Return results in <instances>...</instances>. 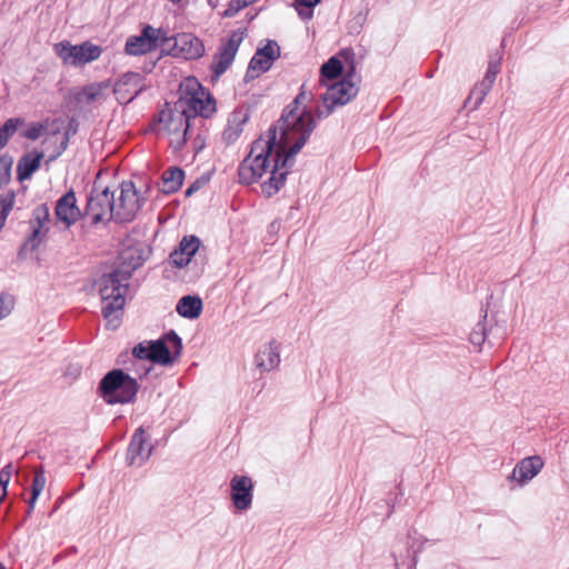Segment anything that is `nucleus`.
Here are the masks:
<instances>
[{
  "instance_id": "nucleus-23",
  "label": "nucleus",
  "mask_w": 569,
  "mask_h": 569,
  "mask_svg": "<svg viewBox=\"0 0 569 569\" xmlns=\"http://www.w3.org/2000/svg\"><path fill=\"white\" fill-rule=\"evenodd\" d=\"M43 156V152H32L20 158L17 166V178L20 182L29 179L38 170Z\"/></svg>"
},
{
  "instance_id": "nucleus-25",
  "label": "nucleus",
  "mask_w": 569,
  "mask_h": 569,
  "mask_svg": "<svg viewBox=\"0 0 569 569\" xmlns=\"http://www.w3.org/2000/svg\"><path fill=\"white\" fill-rule=\"evenodd\" d=\"M202 300L198 296H183L177 303V312L187 319H196L202 311Z\"/></svg>"
},
{
  "instance_id": "nucleus-13",
  "label": "nucleus",
  "mask_w": 569,
  "mask_h": 569,
  "mask_svg": "<svg viewBox=\"0 0 569 569\" xmlns=\"http://www.w3.org/2000/svg\"><path fill=\"white\" fill-rule=\"evenodd\" d=\"M177 104L193 118L196 116L209 118L216 111V100L203 91L181 98Z\"/></svg>"
},
{
  "instance_id": "nucleus-35",
  "label": "nucleus",
  "mask_w": 569,
  "mask_h": 569,
  "mask_svg": "<svg viewBox=\"0 0 569 569\" xmlns=\"http://www.w3.org/2000/svg\"><path fill=\"white\" fill-rule=\"evenodd\" d=\"M188 131L177 132V133H168L169 136V144L174 151H179L183 148L187 141Z\"/></svg>"
},
{
  "instance_id": "nucleus-14",
  "label": "nucleus",
  "mask_w": 569,
  "mask_h": 569,
  "mask_svg": "<svg viewBox=\"0 0 569 569\" xmlns=\"http://www.w3.org/2000/svg\"><path fill=\"white\" fill-rule=\"evenodd\" d=\"M143 89V77L138 72L122 74L113 87L116 99L121 104L131 102Z\"/></svg>"
},
{
  "instance_id": "nucleus-20",
  "label": "nucleus",
  "mask_w": 569,
  "mask_h": 569,
  "mask_svg": "<svg viewBox=\"0 0 569 569\" xmlns=\"http://www.w3.org/2000/svg\"><path fill=\"white\" fill-rule=\"evenodd\" d=\"M249 119L250 112L244 107L237 108L230 113L227 126L222 132V140L226 144H232L239 139L243 131V126Z\"/></svg>"
},
{
  "instance_id": "nucleus-27",
  "label": "nucleus",
  "mask_w": 569,
  "mask_h": 569,
  "mask_svg": "<svg viewBox=\"0 0 569 569\" xmlns=\"http://www.w3.org/2000/svg\"><path fill=\"white\" fill-rule=\"evenodd\" d=\"M46 486V475L42 467L36 468L33 471V479L31 485V496L28 501L27 515H31L34 509L36 501Z\"/></svg>"
},
{
  "instance_id": "nucleus-24",
  "label": "nucleus",
  "mask_w": 569,
  "mask_h": 569,
  "mask_svg": "<svg viewBox=\"0 0 569 569\" xmlns=\"http://www.w3.org/2000/svg\"><path fill=\"white\" fill-rule=\"evenodd\" d=\"M111 87L110 81H102L99 83H90L83 87L77 94L78 102L91 103L104 99V91Z\"/></svg>"
},
{
  "instance_id": "nucleus-33",
  "label": "nucleus",
  "mask_w": 569,
  "mask_h": 569,
  "mask_svg": "<svg viewBox=\"0 0 569 569\" xmlns=\"http://www.w3.org/2000/svg\"><path fill=\"white\" fill-rule=\"evenodd\" d=\"M489 92H490V89H485L483 84L478 83L470 91L468 99H467V103H471L473 101V104L471 108L477 109L482 103L483 99L486 98V96Z\"/></svg>"
},
{
  "instance_id": "nucleus-46",
  "label": "nucleus",
  "mask_w": 569,
  "mask_h": 569,
  "mask_svg": "<svg viewBox=\"0 0 569 569\" xmlns=\"http://www.w3.org/2000/svg\"><path fill=\"white\" fill-rule=\"evenodd\" d=\"M200 187H201V182H200L199 180L194 181L193 183H191V184L189 186V188H188V189H187V191H186V194H187V196L192 194L193 192H196L197 190H199V189H200Z\"/></svg>"
},
{
  "instance_id": "nucleus-3",
  "label": "nucleus",
  "mask_w": 569,
  "mask_h": 569,
  "mask_svg": "<svg viewBox=\"0 0 569 569\" xmlns=\"http://www.w3.org/2000/svg\"><path fill=\"white\" fill-rule=\"evenodd\" d=\"M98 391L108 405H126L136 400L139 385L122 369H112L100 380Z\"/></svg>"
},
{
  "instance_id": "nucleus-49",
  "label": "nucleus",
  "mask_w": 569,
  "mask_h": 569,
  "mask_svg": "<svg viewBox=\"0 0 569 569\" xmlns=\"http://www.w3.org/2000/svg\"><path fill=\"white\" fill-rule=\"evenodd\" d=\"M392 556H393V559H395V567H396V569H398L401 563L403 565V561L400 562V559H399V557L397 556L396 552H393Z\"/></svg>"
},
{
  "instance_id": "nucleus-22",
  "label": "nucleus",
  "mask_w": 569,
  "mask_h": 569,
  "mask_svg": "<svg viewBox=\"0 0 569 569\" xmlns=\"http://www.w3.org/2000/svg\"><path fill=\"white\" fill-rule=\"evenodd\" d=\"M280 363L278 345L270 342L264 345L256 355V365L262 371H270Z\"/></svg>"
},
{
  "instance_id": "nucleus-52",
  "label": "nucleus",
  "mask_w": 569,
  "mask_h": 569,
  "mask_svg": "<svg viewBox=\"0 0 569 569\" xmlns=\"http://www.w3.org/2000/svg\"><path fill=\"white\" fill-rule=\"evenodd\" d=\"M6 497V495H1L0 493V502L2 501V499Z\"/></svg>"
},
{
  "instance_id": "nucleus-29",
  "label": "nucleus",
  "mask_w": 569,
  "mask_h": 569,
  "mask_svg": "<svg viewBox=\"0 0 569 569\" xmlns=\"http://www.w3.org/2000/svg\"><path fill=\"white\" fill-rule=\"evenodd\" d=\"M16 202V192L9 190L0 194V231L3 229L7 218L13 209Z\"/></svg>"
},
{
  "instance_id": "nucleus-17",
  "label": "nucleus",
  "mask_w": 569,
  "mask_h": 569,
  "mask_svg": "<svg viewBox=\"0 0 569 569\" xmlns=\"http://www.w3.org/2000/svg\"><path fill=\"white\" fill-rule=\"evenodd\" d=\"M231 499L238 510H247L252 503V481L247 476H234L230 481Z\"/></svg>"
},
{
  "instance_id": "nucleus-41",
  "label": "nucleus",
  "mask_w": 569,
  "mask_h": 569,
  "mask_svg": "<svg viewBox=\"0 0 569 569\" xmlns=\"http://www.w3.org/2000/svg\"><path fill=\"white\" fill-rule=\"evenodd\" d=\"M43 130L44 128L42 124L32 126L27 130L26 137L30 140H37L41 137Z\"/></svg>"
},
{
  "instance_id": "nucleus-47",
  "label": "nucleus",
  "mask_w": 569,
  "mask_h": 569,
  "mask_svg": "<svg viewBox=\"0 0 569 569\" xmlns=\"http://www.w3.org/2000/svg\"><path fill=\"white\" fill-rule=\"evenodd\" d=\"M499 66H500L499 61H490L487 70L498 74Z\"/></svg>"
},
{
  "instance_id": "nucleus-2",
  "label": "nucleus",
  "mask_w": 569,
  "mask_h": 569,
  "mask_svg": "<svg viewBox=\"0 0 569 569\" xmlns=\"http://www.w3.org/2000/svg\"><path fill=\"white\" fill-rule=\"evenodd\" d=\"M131 278L130 270L114 269L104 273L98 280L99 293L102 300V316L108 328L117 329L126 303V293Z\"/></svg>"
},
{
  "instance_id": "nucleus-9",
  "label": "nucleus",
  "mask_w": 569,
  "mask_h": 569,
  "mask_svg": "<svg viewBox=\"0 0 569 569\" xmlns=\"http://www.w3.org/2000/svg\"><path fill=\"white\" fill-rule=\"evenodd\" d=\"M182 340L176 331L170 330L158 340L149 341L150 362L171 365L181 355Z\"/></svg>"
},
{
  "instance_id": "nucleus-19",
  "label": "nucleus",
  "mask_w": 569,
  "mask_h": 569,
  "mask_svg": "<svg viewBox=\"0 0 569 569\" xmlns=\"http://www.w3.org/2000/svg\"><path fill=\"white\" fill-rule=\"evenodd\" d=\"M57 219L66 224L67 228L71 227L81 217V211L77 206L76 193L69 190L61 198L58 199L54 208Z\"/></svg>"
},
{
  "instance_id": "nucleus-43",
  "label": "nucleus",
  "mask_w": 569,
  "mask_h": 569,
  "mask_svg": "<svg viewBox=\"0 0 569 569\" xmlns=\"http://www.w3.org/2000/svg\"><path fill=\"white\" fill-rule=\"evenodd\" d=\"M170 42L174 43V37H169L168 33L161 29V33H160V38H159V46L170 47Z\"/></svg>"
},
{
  "instance_id": "nucleus-10",
  "label": "nucleus",
  "mask_w": 569,
  "mask_h": 569,
  "mask_svg": "<svg viewBox=\"0 0 569 569\" xmlns=\"http://www.w3.org/2000/svg\"><path fill=\"white\" fill-rule=\"evenodd\" d=\"M49 220L50 211L47 203H41L33 209L32 218L30 220L32 231L22 243L19 250V256H22L28 251H34L39 248L42 239L49 231V228L47 227Z\"/></svg>"
},
{
  "instance_id": "nucleus-32",
  "label": "nucleus",
  "mask_w": 569,
  "mask_h": 569,
  "mask_svg": "<svg viewBox=\"0 0 569 569\" xmlns=\"http://www.w3.org/2000/svg\"><path fill=\"white\" fill-rule=\"evenodd\" d=\"M200 246V240L196 236L183 237L179 243V249H181L186 257L191 258L196 254Z\"/></svg>"
},
{
  "instance_id": "nucleus-31",
  "label": "nucleus",
  "mask_w": 569,
  "mask_h": 569,
  "mask_svg": "<svg viewBox=\"0 0 569 569\" xmlns=\"http://www.w3.org/2000/svg\"><path fill=\"white\" fill-rule=\"evenodd\" d=\"M13 159L4 153L0 156V189L7 186L11 180V168Z\"/></svg>"
},
{
  "instance_id": "nucleus-7",
  "label": "nucleus",
  "mask_w": 569,
  "mask_h": 569,
  "mask_svg": "<svg viewBox=\"0 0 569 569\" xmlns=\"http://www.w3.org/2000/svg\"><path fill=\"white\" fill-rule=\"evenodd\" d=\"M143 202L132 181L120 184V193L114 197V221L119 223L131 222Z\"/></svg>"
},
{
  "instance_id": "nucleus-54",
  "label": "nucleus",
  "mask_w": 569,
  "mask_h": 569,
  "mask_svg": "<svg viewBox=\"0 0 569 569\" xmlns=\"http://www.w3.org/2000/svg\"><path fill=\"white\" fill-rule=\"evenodd\" d=\"M0 569H6L2 563H0Z\"/></svg>"
},
{
  "instance_id": "nucleus-5",
  "label": "nucleus",
  "mask_w": 569,
  "mask_h": 569,
  "mask_svg": "<svg viewBox=\"0 0 569 569\" xmlns=\"http://www.w3.org/2000/svg\"><path fill=\"white\" fill-rule=\"evenodd\" d=\"M84 214L90 217L91 224H107L114 220V191L108 187L102 190L93 187L87 200Z\"/></svg>"
},
{
  "instance_id": "nucleus-42",
  "label": "nucleus",
  "mask_w": 569,
  "mask_h": 569,
  "mask_svg": "<svg viewBox=\"0 0 569 569\" xmlns=\"http://www.w3.org/2000/svg\"><path fill=\"white\" fill-rule=\"evenodd\" d=\"M496 78H497V74L495 72H491V71L487 70V72H486V74H485V77H483V79H482V81L480 83L485 86V89H490L491 90L492 84H493Z\"/></svg>"
},
{
  "instance_id": "nucleus-38",
  "label": "nucleus",
  "mask_w": 569,
  "mask_h": 569,
  "mask_svg": "<svg viewBox=\"0 0 569 569\" xmlns=\"http://www.w3.org/2000/svg\"><path fill=\"white\" fill-rule=\"evenodd\" d=\"M170 262L177 268H183L189 264L190 260L184 256L183 251L179 248L174 249L170 256Z\"/></svg>"
},
{
  "instance_id": "nucleus-39",
  "label": "nucleus",
  "mask_w": 569,
  "mask_h": 569,
  "mask_svg": "<svg viewBox=\"0 0 569 569\" xmlns=\"http://www.w3.org/2000/svg\"><path fill=\"white\" fill-rule=\"evenodd\" d=\"M320 1L321 0H295L293 4L297 8L298 13L302 19H310L312 17V12L309 11L307 14H305L303 11L299 9V7H305V8L311 9V8L316 7L318 3H320Z\"/></svg>"
},
{
  "instance_id": "nucleus-45",
  "label": "nucleus",
  "mask_w": 569,
  "mask_h": 569,
  "mask_svg": "<svg viewBox=\"0 0 569 569\" xmlns=\"http://www.w3.org/2000/svg\"><path fill=\"white\" fill-rule=\"evenodd\" d=\"M6 300L3 297H0V319L6 317L10 312L9 306H6Z\"/></svg>"
},
{
  "instance_id": "nucleus-21",
  "label": "nucleus",
  "mask_w": 569,
  "mask_h": 569,
  "mask_svg": "<svg viewBox=\"0 0 569 569\" xmlns=\"http://www.w3.org/2000/svg\"><path fill=\"white\" fill-rule=\"evenodd\" d=\"M540 456H530L520 460L513 468L511 478L523 485L533 479L543 468Z\"/></svg>"
},
{
  "instance_id": "nucleus-26",
  "label": "nucleus",
  "mask_w": 569,
  "mask_h": 569,
  "mask_svg": "<svg viewBox=\"0 0 569 569\" xmlns=\"http://www.w3.org/2000/svg\"><path fill=\"white\" fill-rule=\"evenodd\" d=\"M184 172L178 167H170L162 173V191L173 193L180 189Z\"/></svg>"
},
{
  "instance_id": "nucleus-44",
  "label": "nucleus",
  "mask_w": 569,
  "mask_h": 569,
  "mask_svg": "<svg viewBox=\"0 0 569 569\" xmlns=\"http://www.w3.org/2000/svg\"><path fill=\"white\" fill-rule=\"evenodd\" d=\"M80 372H81V367L71 365L67 368L66 375L72 376L76 378L80 375Z\"/></svg>"
},
{
  "instance_id": "nucleus-18",
  "label": "nucleus",
  "mask_w": 569,
  "mask_h": 569,
  "mask_svg": "<svg viewBox=\"0 0 569 569\" xmlns=\"http://www.w3.org/2000/svg\"><path fill=\"white\" fill-rule=\"evenodd\" d=\"M152 447L147 443L144 429L139 427L129 443L127 451V461L130 466H142L151 456Z\"/></svg>"
},
{
  "instance_id": "nucleus-51",
  "label": "nucleus",
  "mask_w": 569,
  "mask_h": 569,
  "mask_svg": "<svg viewBox=\"0 0 569 569\" xmlns=\"http://www.w3.org/2000/svg\"><path fill=\"white\" fill-rule=\"evenodd\" d=\"M9 140H7L4 137L0 134V148L2 149Z\"/></svg>"
},
{
  "instance_id": "nucleus-40",
  "label": "nucleus",
  "mask_w": 569,
  "mask_h": 569,
  "mask_svg": "<svg viewBox=\"0 0 569 569\" xmlns=\"http://www.w3.org/2000/svg\"><path fill=\"white\" fill-rule=\"evenodd\" d=\"M12 466L9 463L4 466L0 471V493L7 495V487L10 481L12 470Z\"/></svg>"
},
{
  "instance_id": "nucleus-48",
  "label": "nucleus",
  "mask_w": 569,
  "mask_h": 569,
  "mask_svg": "<svg viewBox=\"0 0 569 569\" xmlns=\"http://www.w3.org/2000/svg\"><path fill=\"white\" fill-rule=\"evenodd\" d=\"M417 551L413 552V556L411 557V560H410V569H415L416 568V565H417Z\"/></svg>"
},
{
  "instance_id": "nucleus-12",
  "label": "nucleus",
  "mask_w": 569,
  "mask_h": 569,
  "mask_svg": "<svg viewBox=\"0 0 569 569\" xmlns=\"http://www.w3.org/2000/svg\"><path fill=\"white\" fill-rule=\"evenodd\" d=\"M161 29L149 24L144 26L139 36H131L126 41L124 50L128 54L140 56L154 50L159 46Z\"/></svg>"
},
{
  "instance_id": "nucleus-34",
  "label": "nucleus",
  "mask_w": 569,
  "mask_h": 569,
  "mask_svg": "<svg viewBox=\"0 0 569 569\" xmlns=\"http://www.w3.org/2000/svg\"><path fill=\"white\" fill-rule=\"evenodd\" d=\"M257 1L258 0H231L228 4V8L223 11L222 17L223 18H232L240 10L244 9L246 7L252 4Z\"/></svg>"
},
{
  "instance_id": "nucleus-6",
  "label": "nucleus",
  "mask_w": 569,
  "mask_h": 569,
  "mask_svg": "<svg viewBox=\"0 0 569 569\" xmlns=\"http://www.w3.org/2000/svg\"><path fill=\"white\" fill-rule=\"evenodd\" d=\"M54 52L66 64L82 66L99 59L102 49L89 41L76 46L61 41L54 44Z\"/></svg>"
},
{
  "instance_id": "nucleus-16",
  "label": "nucleus",
  "mask_w": 569,
  "mask_h": 569,
  "mask_svg": "<svg viewBox=\"0 0 569 569\" xmlns=\"http://www.w3.org/2000/svg\"><path fill=\"white\" fill-rule=\"evenodd\" d=\"M171 50L173 56H181L187 60H192L203 56L204 46L199 38L191 33H181L174 37Z\"/></svg>"
},
{
  "instance_id": "nucleus-15",
  "label": "nucleus",
  "mask_w": 569,
  "mask_h": 569,
  "mask_svg": "<svg viewBox=\"0 0 569 569\" xmlns=\"http://www.w3.org/2000/svg\"><path fill=\"white\" fill-rule=\"evenodd\" d=\"M176 104L174 110H161L158 113L157 121L159 124L158 130H163L166 133H177L188 131L190 127L191 116L187 113L186 109L178 110Z\"/></svg>"
},
{
  "instance_id": "nucleus-37",
  "label": "nucleus",
  "mask_w": 569,
  "mask_h": 569,
  "mask_svg": "<svg viewBox=\"0 0 569 569\" xmlns=\"http://www.w3.org/2000/svg\"><path fill=\"white\" fill-rule=\"evenodd\" d=\"M132 356L138 360L150 361L149 341L139 342L132 349Z\"/></svg>"
},
{
  "instance_id": "nucleus-1",
  "label": "nucleus",
  "mask_w": 569,
  "mask_h": 569,
  "mask_svg": "<svg viewBox=\"0 0 569 569\" xmlns=\"http://www.w3.org/2000/svg\"><path fill=\"white\" fill-rule=\"evenodd\" d=\"M312 97L302 86L299 94L284 108L278 126L269 129L268 140L253 141L250 153L238 169L240 183H254L270 172L269 179L261 184L267 197H272L284 186L295 156L303 148L317 124L306 106Z\"/></svg>"
},
{
  "instance_id": "nucleus-28",
  "label": "nucleus",
  "mask_w": 569,
  "mask_h": 569,
  "mask_svg": "<svg viewBox=\"0 0 569 569\" xmlns=\"http://www.w3.org/2000/svg\"><path fill=\"white\" fill-rule=\"evenodd\" d=\"M343 71L342 62L337 57H331L327 62H325L320 68V81L323 86L325 80H333L341 76Z\"/></svg>"
},
{
  "instance_id": "nucleus-4",
  "label": "nucleus",
  "mask_w": 569,
  "mask_h": 569,
  "mask_svg": "<svg viewBox=\"0 0 569 569\" xmlns=\"http://www.w3.org/2000/svg\"><path fill=\"white\" fill-rule=\"evenodd\" d=\"M327 91L321 96V104L317 106L315 113L318 119L328 118L336 107L347 104L358 93L355 68L339 82L326 84Z\"/></svg>"
},
{
  "instance_id": "nucleus-30",
  "label": "nucleus",
  "mask_w": 569,
  "mask_h": 569,
  "mask_svg": "<svg viewBox=\"0 0 569 569\" xmlns=\"http://www.w3.org/2000/svg\"><path fill=\"white\" fill-rule=\"evenodd\" d=\"M481 320L475 326L472 331L470 332V342L475 346L480 347L485 341L487 337V308H481Z\"/></svg>"
},
{
  "instance_id": "nucleus-53",
  "label": "nucleus",
  "mask_w": 569,
  "mask_h": 569,
  "mask_svg": "<svg viewBox=\"0 0 569 569\" xmlns=\"http://www.w3.org/2000/svg\"><path fill=\"white\" fill-rule=\"evenodd\" d=\"M170 1L177 3V2H180L181 0H170Z\"/></svg>"
},
{
  "instance_id": "nucleus-36",
  "label": "nucleus",
  "mask_w": 569,
  "mask_h": 569,
  "mask_svg": "<svg viewBox=\"0 0 569 569\" xmlns=\"http://www.w3.org/2000/svg\"><path fill=\"white\" fill-rule=\"evenodd\" d=\"M19 123H20V119H18V118H10L0 128V134L2 137H4L7 140H9L11 138V136L16 132Z\"/></svg>"
},
{
  "instance_id": "nucleus-11",
  "label": "nucleus",
  "mask_w": 569,
  "mask_h": 569,
  "mask_svg": "<svg viewBox=\"0 0 569 569\" xmlns=\"http://www.w3.org/2000/svg\"><path fill=\"white\" fill-rule=\"evenodd\" d=\"M280 57V47L277 41L268 40L262 48H258L251 58L244 81L249 82L258 78L261 73L267 72L273 62Z\"/></svg>"
},
{
  "instance_id": "nucleus-8",
  "label": "nucleus",
  "mask_w": 569,
  "mask_h": 569,
  "mask_svg": "<svg viewBox=\"0 0 569 569\" xmlns=\"http://www.w3.org/2000/svg\"><path fill=\"white\" fill-rule=\"evenodd\" d=\"M246 29L233 30L229 38L221 42L211 63L213 79L218 80L230 68L246 37Z\"/></svg>"
},
{
  "instance_id": "nucleus-50",
  "label": "nucleus",
  "mask_w": 569,
  "mask_h": 569,
  "mask_svg": "<svg viewBox=\"0 0 569 569\" xmlns=\"http://www.w3.org/2000/svg\"><path fill=\"white\" fill-rule=\"evenodd\" d=\"M69 137L66 134L63 141L61 142V149L64 150L68 146Z\"/></svg>"
}]
</instances>
